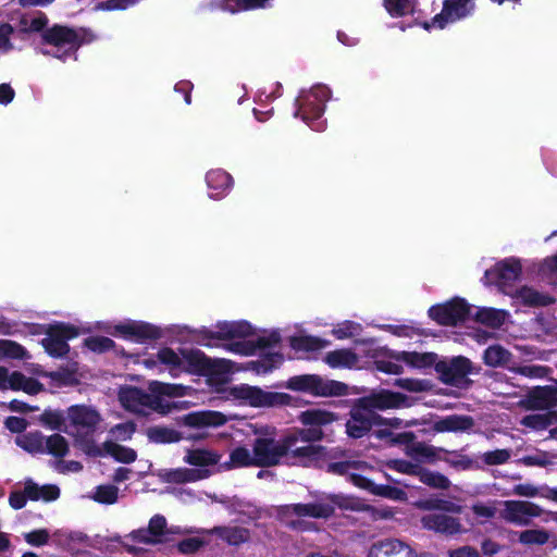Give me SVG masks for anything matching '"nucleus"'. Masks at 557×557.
<instances>
[{
	"instance_id": "4",
	"label": "nucleus",
	"mask_w": 557,
	"mask_h": 557,
	"mask_svg": "<svg viewBox=\"0 0 557 557\" xmlns=\"http://www.w3.org/2000/svg\"><path fill=\"white\" fill-rule=\"evenodd\" d=\"M401 423L398 418H383L379 413H372L368 409H362L360 399H354L349 410V419L346 421V434L349 438L359 440L368 435L374 425L399 426Z\"/></svg>"
},
{
	"instance_id": "29",
	"label": "nucleus",
	"mask_w": 557,
	"mask_h": 557,
	"mask_svg": "<svg viewBox=\"0 0 557 557\" xmlns=\"http://www.w3.org/2000/svg\"><path fill=\"white\" fill-rule=\"evenodd\" d=\"M298 420L305 426H312L318 430H322V426L337 421L338 414L325 409L312 408L300 412Z\"/></svg>"
},
{
	"instance_id": "42",
	"label": "nucleus",
	"mask_w": 557,
	"mask_h": 557,
	"mask_svg": "<svg viewBox=\"0 0 557 557\" xmlns=\"http://www.w3.org/2000/svg\"><path fill=\"white\" fill-rule=\"evenodd\" d=\"M148 389L156 396L162 398L168 397H183L186 395L187 386L182 384L163 383L160 381H151Z\"/></svg>"
},
{
	"instance_id": "54",
	"label": "nucleus",
	"mask_w": 557,
	"mask_h": 557,
	"mask_svg": "<svg viewBox=\"0 0 557 557\" xmlns=\"http://www.w3.org/2000/svg\"><path fill=\"white\" fill-rule=\"evenodd\" d=\"M0 355L11 359H25L27 350L18 343L10 339H0Z\"/></svg>"
},
{
	"instance_id": "21",
	"label": "nucleus",
	"mask_w": 557,
	"mask_h": 557,
	"mask_svg": "<svg viewBox=\"0 0 557 557\" xmlns=\"http://www.w3.org/2000/svg\"><path fill=\"white\" fill-rule=\"evenodd\" d=\"M368 557H417L414 549L397 539H386L373 543Z\"/></svg>"
},
{
	"instance_id": "63",
	"label": "nucleus",
	"mask_w": 557,
	"mask_h": 557,
	"mask_svg": "<svg viewBox=\"0 0 557 557\" xmlns=\"http://www.w3.org/2000/svg\"><path fill=\"white\" fill-rule=\"evenodd\" d=\"M203 545V541L199 537H187L177 543V549L182 554L196 553Z\"/></svg>"
},
{
	"instance_id": "48",
	"label": "nucleus",
	"mask_w": 557,
	"mask_h": 557,
	"mask_svg": "<svg viewBox=\"0 0 557 557\" xmlns=\"http://www.w3.org/2000/svg\"><path fill=\"white\" fill-rule=\"evenodd\" d=\"M420 508L424 510H440L445 512H454V513H460L461 512V506L443 498H429L425 500H422L420 503Z\"/></svg>"
},
{
	"instance_id": "14",
	"label": "nucleus",
	"mask_w": 557,
	"mask_h": 557,
	"mask_svg": "<svg viewBox=\"0 0 557 557\" xmlns=\"http://www.w3.org/2000/svg\"><path fill=\"white\" fill-rule=\"evenodd\" d=\"M216 331L209 330L207 327H202L199 330L198 334L200 337L205 339H218V341H228L235 338H246L253 335L255 330L252 325L245 321H233V322H219L216 324Z\"/></svg>"
},
{
	"instance_id": "38",
	"label": "nucleus",
	"mask_w": 557,
	"mask_h": 557,
	"mask_svg": "<svg viewBox=\"0 0 557 557\" xmlns=\"http://www.w3.org/2000/svg\"><path fill=\"white\" fill-rule=\"evenodd\" d=\"M255 466L253 454L244 446L234 448L230 454V460L221 465L225 470Z\"/></svg>"
},
{
	"instance_id": "10",
	"label": "nucleus",
	"mask_w": 557,
	"mask_h": 557,
	"mask_svg": "<svg viewBox=\"0 0 557 557\" xmlns=\"http://www.w3.org/2000/svg\"><path fill=\"white\" fill-rule=\"evenodd\" d=\"M472 362L469 358L457 356L450 360H440L435 364V371L442 383L455 387H465L471 381L468 375L472 373Z\"/></svg>"
},
{
	"instance_id": "61",
	"label": "nucleus",
	"mask_w": 557,
	"mask_h": 557,
	"mask_svg": "<svg viewBox=\"0 0 557 557\" xmlns=\"http://www.w3.org/2000/svg\"><path fill=\"white\" fill-rule=\"evenodd\" d=\"M389 468L404 474L419 475L421 466L404 459H395L388 463Z\"/></svg>"
},
{
	"instance_id": "28",
	"label": "nucleus",
	"mask_w": 557,
	"mask_h": 557,
	"mask_svg": "<svg viewBox=\"0 0 557 557\" xmlns=\"http://www.w3.org/2000/svg\"><path fill=\"white\" fill-rule=\"evenodd\" d=\"M297 517L329 518L334 515L335 508L329 503L292 504L286 507Z\"/></svg>"
},
{
	"instance_id": "19",
	"label": "nucleus",
	"mask_w": 557,
	"mask_h": 557,
	"mask_svg": "<svg viewBox=\"0 0 557 557\" xmlns=\"http://www.w3.org/2000/svg\"><path fill=\"white\" fill-rule=\"evenodd\" d=\"M422 527L429 531L454 536L462 532V524L459 518L446 513H429L421 518Z\"/></svg>"
},
{
	"instance_id": "56",
	"label": "nucleus",
	"mask_w": 557,
	"mask_h": 557,
	"mask_svg": "<svg viewBox=\"0 0 557 557\" xmlns=\"http://www.w3.org/2000/svg\"><path fill=\"white\" fill-rule=\"evenodd\" d=\"M436 450H438V448H435L432 445H426L423 442L416 441L414 443H412V446H410L408 455L414 459L423 458L428 460H433L436 457Z\"/></svg>"
},
{
	"instance_id": "41",
	"label": "nucleus",
	"mask_w": 557,
	"mask_h": 557,
	"mask_svg": "<svg viewBox=\"0 0 557 557\" xmlns=\"http://www.w3.org/2000/svg\"><path fill=\"white\" fill-rule=\"evenodd\" d=\"M16 444L30 454L45 453V436L40 431L28 432L18 436Z\"/></svg>"
},
{
	"instance_id": "13",
	"label": "nucleus",
	"mask_w": 557,
	"mask_h": 557,
	"mask_svg": "<svg viewBox=\"0 0 557 557\" xmlns=\"http://www.w3.org/2000/svg\"><path fill=\"white\" fill-rule=\"evenodd\" d=\"M522 275V264L517 258H507L497 262L484 273L485 284H495L504 289L511 286Z\"/></svg>"
},
{
	"instance_id": "31",
	"label": "nucleus",
	"mask_w": 557,
	"mask_h": 557,
	"mask_svg": "<svg viewBox=\"0 0 557 557\" xmlns=\"http://www.w3.org/2000/svg\"><path fill=\"white\" fill-rule=\"evenodd\" d=\"M324 362L333 369H351L358 362V356L349 348L335 349L325 355Z\"/></svg>"
},
{
	"instance_id": "35",
	"label": "nucleus",
	"mask_w": 557,
	"mask_h": 557,
	"mask_svg": "<svg viewBox=\"0 0 557 557\" xmlns=\"http://www.w3.org/2000/svg\"><path fill=\"white\" fill-rule=\"evenodd\" d=\"M212 533L230 545H239L249 540V531L240 527H215Z\"/></svg>"
},
{
	"instance_id": "32",
	"label": "nucleus",
	"mask_w": 557,
	"mask_h": 557,
	"mask_svg": "<svg viewBox=\"0 0 557 557\" xmlns=\"http://www.w3.org/2000/svg\"><path fill=\"white\" fill-rule=\"evenodd\" d=\"M508 313L502 309L482 307L478 308L473 320L491 329H499L506 321Z\"/></svg>"
},
{
	"instance_id": "52",
	"label": "nucleus",
	"mask_w": 557,
	"mask_h": 557,
	"mask_svg": "<svg viewBox=\"0 0 557 557\" xmlns=\"http://www.w3.org/2000/svg\"><path fill=\"white\" fill-rule=\"evenodd\" d=\"M84 346L92 352L103 354L115 348V342L107 336H89L84 339Z\"/></svg>"
},
{
	"instance_id": "37",
	"label": "nucleus",
	"mask_w": 557,
	"mask_h": 557,
	"mask_svg": "<svg viewBox=\"0 0 557 557\" xmlns=\"http://www.w3.org/2000/svg\"><path fill=\"white\" fill-rule=\"evenodd\" d=\"M285 437L293 438L290 442V448L296 446L298 442H305L308 444H312L315 442H320L324 438L325 434L323 430H318L317 428L307 426L304 429L296 428L288 432Z\"/></svg>"
},
{
	"instance_id": "20",
	"label": "nucleus",
	"mask_w": 557,
	"mask_h": 557,
	"mask_svg": "<svg viewBox=\"0 0 557 557\" xmlns=\"http://www.w3.org/2000/svg\"><path fill=\"white\" fill-rule=\"evenodd\" d=\"M523 404L528 410H549L557 406V388L535 386L527 393Z\"/></svg>"
},
{
	"instance_id": "27",
	"label": "nucleus",
	"mask_w": 557,
	"mask_h": 557,
	"mask_svg": "<svg viewBox=\"0 0 557 557\" xmlns=\"http://www.w3.org/2000/svg\"><path fill=\"white\" fill-rule=\"evenodd\" d=\"M209 475L210 471L207 469L178 468L166 470L163 474H161V478L165 483L183 484L187 482L203 480Z\"/></svg>"
},
{
	"instance_id": "12",
	"label": "nucleus",
	"mask_w": 557,
	"mask_h": 557,
	"mask_svg": "<svg viewBox=\"0 0 557 557\" xmlns=\"http://www.w3.org/2000/svg\"><path fill=\"white\" fill-rule=\"evenodd\" d=\"M472 0H444L441 13L431 21L422 24L423 28L430 30L433 27L443 29L449 23H455L469 16L474 10Z\"/></svg>"
},
{
	"instance_id": "24",
	"label": "nucleus",
	"mask_w": 557,
	"mask_h": 557,
	"mask_svg": "<svg viewBox=\"0 0 557 557\" xmlns=\"http://www.w3.org/2000/svg\"><path fill=\"white\" fill-rule=\"evenodd\" d=\"M395 361H403L417 369H426L437 363V354L418 351H392L388 355Z\"/></svg>"
},
{
	"instance_id": "30",
	"label": "nucleus",
	"mask_w": 557,
	"mask_h": 557,
	"mask_svg": "<svg viewBox=\"0 0 557 557\" xmlns=\"http://www.w3.org/2000/svg\"><path fill=\"white\" fill-rule=\"evenodd\" d=\"M513 296L521 299L523 306L530 308L547 307L556 301V299L549 294L540 293L533 287L527 285L518 288Z\"/></svg>"
},
{
	"instance_id": "46",
	"label": "nucleus",
	"mask_w": 557,
	"mask_h": 557,
	"mask_svg": "<svg viewBox=\"0 0 557 557\" xmlns=\"http://www.w3.org/2000/svg\"><path fill=\"white\" fill-rule=\"evenodd\" d=\"M555 419L554 412H546V413H533L524 416L521 420V424L525 428L535 430V431H543L549 428Z\"/></svg>"
},
{
	"instance_id": "44",
	"label": "nucleus",
	"mask_w": 557,
	"mask_h": 557,
	"mask_svg": "<svg viewBox=\"0 0 557 557\" xmlns=\"http://www.w3.org/2000/svg\"><path fill=\"white\" fill-rule=\"evenodd\" d=\"M44 446L45 453L57 458H63L69 454V443L66 438L59 433L45 437Z\"/></svg>"
},
{
	"instance_id": "7",
	"label": "nucleus",
	"mask_w": 557,
	"mask_h": 557,
	"mask_svg": "<svg viewBox=\"0 0 557 557\" xmlns=\"http://www.w3.org/2000/svg\"><path fill=\"white\" fill-rule=\"evenodd\" d=\"M288 455L296 459L301 467L324 469L329 460L345 457L346 450L341 448L329 449L322 445L308 444L301 447H292Z\"/></svg>"
},
{
	"instance_id": "51",
	"label": "nucleus",
	"mask_w": 557,
	"mask_h": 557,
	"mask_svg": "<svg viewBox=\"0 0 557 557\" xmlns=\"http://www.w3.org/2000/svg\"><path fill=\"white\" fill-rule=\"evenodd\" d=\"M550 534L544 529H530L520 532L519 542L523 545H544L548 542Z\"/></svg>"
},
{
	"instance_id": "55",
	"label": "nucleus",
	"mask_w": 557,
	"mask_h": 557,
	"mask_svg": "<svg viewBox=\"0 0 557 557\" xmlns=\"http://www.w3.org/2000/svg\"><path fill=\"white\" fill-rule=\"evenodd\" d=\"M361 466V461L358 460H344V461H333L329 460L325 465L324 469L327 473L336 474V475H345L349 472V470L355 469L358 470Z\"/></svg>"
},
{
	"instance_id": "60",
	"label": "nucleus",
	"mask_w": 557,
	"mask_h": 557,
	"mask_svg": "<svg viewBox=\"0 0 557 557\" xmlns=\"http://www.w3.org/2000/svg\"><path fill=\"white\" fill-rule=\"evenodd\" d=\"M511 453L509 449H495L486 451L482 455V460L487 466L504 465L510 459Z\"/></svg>"
},
{
	"instance_id": "43",
	"label": "nucleus",
	"mask_w": 557,
	"mask_h": 557,
	"mask_svg": "<svg viewBox=\"0 0 557 557\" xmlns=\"http://www.w3.org/2000/svg\"><path fill=\"white\" fill-rule=\"evenodd\" d=\"M326 344V341L311 335L293 336L290 338L292 348L300 351H317L324 348Z\"/></svg>"
},
{
	"instance_id": "45",
	"label": "nucleus",
	"mask_w": 557,
	"mask_h": 557,
	"mask_svg": "<svg viewBox=\"0 0 557 557\" xmlns=\"http://www.w3.org/2000/svg\"><path fill=\"white\" fill-rule=\"evenodd\" d=\"M418 478L423 484L432 488L447 490L450 486V481L446 475L423 467L421 468Z\"/></svg>"
},
{
	"instance_id": "11",
	"label": "nucleus",
	"mask_w": 557,
	"mask_h": 557,
	"mask_svg": "<svg viewBox=\"0 0 557 557\" xmlns=\"http://www.w3.org/2000/svg\"><path fill=\"white\" fill-rule=\"evenodd\" d=\"M362 409H368L372 413L385 411L388 409L409 408L412 405L410 397L389 389L372 391L369 395L359 397Z\"/></svg>"
},
{
	"instance_id": "9",
	"label": "nucleus",
	"mask_w": 557,
	"mask_h": 557,
	"mask_svg": "<svg viewBox=\"0 0 557 557\" xmlns=\"http://www.w3.org/2000/svg\"><path fill=\"white\" fill-rule=\"evenodd\" d=\"M429 317L441 325L457 326L470 319L471 306L466 299L455 297L445 304L432 306Z\"/></svg>"
},
{
	"instance_id": "16",
	"label": "nucleus",
	"mask_w": 557,
	"mask_h": 557,
	"mask_svg": "<svg viewBox=\"0 0 557 557\" xmlns=\"http://www.w3.org/2000/svg\"><path fill=\"white\" fill-rule=\"evenodd\" d=\"M42 42L54 47H67L76 51L84 42L83 37L72 27L54 24L41 34Z\"/></svg>"
},
{
	"instance_id": "23",
	"label": "nucleus",
	"mask_w": 557,
	"mask_h": 557,
	"mask_svg": "<svg viewBox=\"0 0 557 557\" xmlns=\"http://www.w3.org/2000/svg\"><path fill=\"white\" fill-rule=\"evenodd\" d=\"M206 182L210 190L209 196L214 199L224 197L234 184L233 177L222 169L210 170L206 174Z\"/></svg>"
},
{
	"instance_id": "2",
	"label": "nucleus",
	"mask_w": 557,
	"mask_h": 557,
	"mask_svg": "<svg viewBox=\"0 0 557 557\" xmlns=\"http://www.w3.org/2000/svg\"><path fill=\"white\" fill-rule=\"evenodd\" d=\"M119 400L122 407L134 414L146 417L148 409L162 416L170 413L174 409L186 408L187 401L168 403L137 386H127L120 391Z\"/></svg>"
},
{
	"instance_id": "25",
	"label": "nucleus",
	"mask_w": 557,
	"mask_h": 557,
	"mask_svg": "<svg viewBox=\"0 0 557 557\" xmlns=\"http://www.w3.org/2000/svg\"><path fill=\"white\" fill-rule=\"evenodd\" d=\"M71 422L88 432H94L99 424L101 418L97 410L86 406H72L69 409Z\"/></svg>"
},
{
	"instance_id": "47",
	"label": "nucleus",
	"mask_w": 557,
	"mask_h": 557,
	"mask_svg": "<svg viewBox=\"0 0 557 557\" xmlns=\"http://www.w3.org/2000/svg\"><path fill=\"white\" fill-rule=\"evenodd\" d=\"M282 360L283 356L280 352H267L262 355L261 359L250 361L249 368L258 374H265L271 372Z\"/></svg>"
},
{
	"instance_id": "26",
	"label": "nucleus",
	"mask_w": 557,
	"mask_h": 557,
	"mask_svg": "<svg viewBox=\"0 0 557 557\" xmlns=\"http://www.w3.org/2000/svg\"><path fill=\"white\" fill-rule=\"evenodd\" d=\"M474 426V419L466 414H450L444 417L433 424V430L438 433L444 432H466Z\"/></svg>"
},
{
	"instance_id": "57",
	"label": "nucleus",
	"mask_w": 557,
	"mask_h": 557,
	"mask_svg": "<svg viewBox=\"0 0 557 557\" xmlns=\"http://www.w3.org/2000/svg\"><path fill=\"white\" fill-rule=\"evenodd\" d=\"M119 490L114 485H99L96 488L94 499L100 504L112 505L116 503Z\"/></svg>"
},
{
	"instance_id": "49",
	"label": "nucleus",
	"mask_w": 557,
	"mask_h": 557,
	"mask_svg": "<svg viewBox=\"0 0 557 557\" xmlns=\"http://www.w3.org/2000/svg\"><path fill=\"white\" fill-rule=\"evenodd\" d=\"M158 361L168 367L169 371L173 374L176 371H181L183 367L182 355H177L170 347H162L157 352Z\"/></svg>"
},
{
	"instance_id": "59",
	"label": "nucleus",
	"mask_w": 557,
	"mask_h": 557,
	"mask_svg": "<svg viewBox=\"0 0 557 557\" xmlns=\"http://www.w3.org/2000/svg\"><path fill=\"white\" fill-rule=\"evenodd\" d=\"M373 495L393 500H405L407 497L404 490L387 484H376Z\"/></svg>"
},
{
	"instance_id": "62",
	"label": "nucleus",
	"mask_w": 557,
	"mask_h": 557,
	"mask_svg": "<svg viewBox=\"0 0 557 557\" xmlns=\"http://www.w3.org/2000/svg\"><path fill=\"white\" fill-rule=\"evenodd\" d=\"M24 539L27 544L40 547L49 542L50 534L47 529H36L28 533H25Z\"/></svg>"
},
{
	"instance_id": "58",
	"label": "nucleus",
	"mask_w": 557,
	"mask_h": 557,
	"mask_svg": "<svg viewBox=\"0 0 557 557\" xmlns=\"http://www.w3.org/2000/svg\"><path fill=\"white\" fill-rule=\"evenodd\" d=\"M39 421L51 430H61L64 423V416L59 410L46 409L39 417Z\"/></svg>"
},
{
	"instance_id": "8",
	"label": "nucleus",
	"mask_w": 557,
	"mask_h": 557,
	"mask_svg": "<svg viewBox=\"0 0 557 557\" xmlns=\"http://www.w3.org/2000/svg\"><path fill=\"white\" fill-rule=\"evenodd\" d=\"M46 337L41 339V345L46 352L53 358H61L69 354L70 346L67 341L78 336V329L64 322L49 324L46 330Z\"/></svg>"
},
{
	"instance_id": "5",
	"label": "nucleus",
	"mask_w": 557,
	"mask_h": 557,
	"mask_svg": "<svg viewBox=\"0 0 557 557\" xmlns=\"http://www.w3.org/2000/svg\"><path fill=\"white\" fill-rule=\"evenodd\" d=\"M231 395L245 405L255 408H273L288 406L292 403V396L286 393L268 392L259 386L240 384L232 387Z\"/></svg>"
},
{
	"instance_id": "15",
	"label": "nucleus",
	"mask_w": 557,
	"mask_h": 557,
	"mask_svg": "<svg viewBox=\"0 0 557 557\" xmlns=\"http://www.w3.org/2000/svg\"><path fill=\"white\" fill-rule=\"evenodd\" d=\"M543 513L542 508L528 500H506L502 517L509 523L517 525H529L532 518H537Z\"/></svg>"
},
{
	"instance_id": "6",
	"label": "nucleus",
	"mask_w": 557,
	"mask_h": 557,
	"mask_svg": "<svg viewBox=\"0 0 557 557\" xmlns=\"http://www.w3.org/2000/svg\"><path fill=\"white\" fill-rule=\"evenodd\" d=\"M293 438L282 436L280 440L273 437H257L252 444L255 467H273L280 463L281 459L288 456Z\"/></svg>"
},
{
	"instance_id": "50",
	"label": "nucleus",
	"mask_w": 557,
	"mask_h": 557,
	"mask_svg": "<svg viewBox=\"0 0 557 557\" xmlns=\"http://www.w3.org/2000/svg\"><path fill=\"white\" fill-rule=\"evenodd\" d=\"M150 536L157 540V544L168 541L170 534L166 519L162 515H154L148 523Z\"/></svg>"
},
{
	"instance_id": "53",
	"label": "nucleus",
	"mask_w": 557,
	"mask_h": 557,
	"mask_svg": "<svg viewBox=\"0 0 557 557\" xmlns=\"http://www.w3.org/2000/svg\"><path fill=\"white\" fill-rule=\"evenodd\" d=\"M383 5L394 18L404 17L412 12L411 0H383Z\"/></svg>"
},
{
	"instance_id": "3",
	"label": "nucleus",
	"mask_w": 557,
	"mask_h": 557,
	"mask_svg": "<svg viewBox=\"0 0 557 557\" xmlns=\"http://www.w3.org/2000/svg\"><path fill=\"white\" fill-rule=\"evenodd\" d=\"M331 94L325 85H317L308 91H302L295 101V116H299L311 129L323 132L326 122L322 117Z\"/></svg>"
},
{
	"instance_id": "1",
	"label": "nucleus",
	"mask_w": 557,
	"mask_h": 557,
	"mask_svg": "<svg viewBox=\"0 0 557 557\" xmlns=\"http://www.w3.org/2000/svg\"><path fill=\"white\" fill-rule=\"evenodd\" d=\"M227 422V417L215 410H197L178 416L175 418V423L180 428H187L195 432L184 435L182 432L174 429L154 425L147 430V437L149 442L156 444H172L178 443L183 438L188 441H202L208 434L203 432L208 428H219Z\"/></svg>"
},
{
	"instance_id": "17",
	"label": "nucleus",
	"mask_w": 557,
	"mask_h": 557,
	"mask_svg": "<svg viewBox=\"0 0 557 557\" xmlns=\"http://www.w3.org/2000/svg\"><path fill=\"white\" fill-rule=\"evenodd\" d=\"M115 332L121 334L125 339H133L137 343L147 341H157L161 338L162 331L160 327L144 321H128L115 325Z\"/></svg>"
},
{
	"instance_id": "22",
	"label": "nucleus",
	"mask_w": 557,
	"mask_h": 557,
	"mask_svg": "<svg viewBox=\"0 0 557 557\" xmlns=\"http://www.w3.org/2000/svg\"><path fill=\"white\" fill-rule=\"evenodd\" d=\"M183 367L181 371L196 375L213 373V363L206 354L199 349H181Z\"/></svg>"
},
{
	"instance_id": "64",
	"label": "nucleus",
	"mask_w": 557,
	"mask_h": 557,
	"mask_svg": "<svg viewBox=\"0 0 557 557\" xmlns=\"http://www.w3.org/2000/svg\"><path fill=\"white\" fill-rule=\"evenodd\" d=\"M548 454L546 451H540L536 455L523 456L520 461L528 467H546L552 463L547 459Z\"/></svg>"
},
{
	"instance_id": "18",
	"label": "nucleus",
	"mask_w": 557,
	"mask_h": 557,
	"mask_svg": "<svg viewBox=\"0 0 557 557\" xmlns=\"http://www.w3.org/2000/svg\"><path fill=\"white\" fill-rule=\"evenodd\" d=\"M85 451L87 455L92 457H101L107 454L117 462L122 463H132L137 459V453L135 449L112 441H106L102 448L96 445L94 441H88L85 444Z\"/></svg>"
},
{
	"instance_id": "36",
	"label": "nucleus",
	"mask_w": 557,
	"mask_h": 557,
	"mask_svg": "<svg viewBox=\"0 0 557 557\" xmlns=\"http://www.w3.org/2000/svg\"><path fill=\"white\" fill-rule=\"evenodd\" d=\"M348 392L349 387L346 383L336 380L323 379L320 375L315 397H339L346 396Z\"/></svg>"
},
{
	"instance_id": "34",
	"label": "nucleus",
	"mask_w": 557,
	"mask_h": 557,
	"mask_svg": "<svg viewBox=\"0 0 557 557\" xmlns=\"http://www.w3.org/2000/svg\"><path fill=\"white\" fill-rule=\"evenodd\" d=\"M221 456L218 453L208 449H189L184 457V461L196 467L215 466Z\"/></svg>"
},
{
	"instance_id": "40",
	"label": "nucleus",
	"mask_w": 557,
	"mask_h": 557,
	"mask_svg": "<svg viewBox=\"0 0 557 557\" xmlns=\"http://www.w3.org/2000/svg\"><path fill=\"white\" fill-rule=\"evenodd\" d=\"M438 450L449 455L441 459L454 469L466 471L480 468V466L468 455H463L457 450L448 451L444 448H438Z\"/></svg>"
},
{
	"instance_id": "39",
	"label": "nucleus",
	"mask_w": 557,
	"mask_h": 557,
	"mask_svg": "<svg viewBox=\"0 0 557 557\" xmlns=\"http://www.w3.org/2000/svg\"><path fill=\"white\" fill-rule=\"evenodd\" d=\"M511 359L509 350L500 345L488 346L483 354V361L486 366L497 368L506 366Z\"/></svg>"
},
{
	"instance_id": "33",
	"label": "nucleus",
	"mask_w": 557,
	"mask_h": 557,
	"mask_svg": "<svg viewBox=\"0 0 557 557\" xmlns=\"http://www.w3.org/2000/svg\"><path fill=\"white\" fill-rule=\"evenodd\" d=\"M319 379V374L294 375L286 381L285 387L294 392L307 393L315 397Z\"/></svg>"
}]
</instances>
